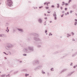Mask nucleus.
I'll use <instances>...</instances> for the list:
<instances>
[{"label":"nucleus","instance_id":"obj_25","mask_svg":"<svg viewBox=\"0 0 77 77\" xmlns=\"http://www.w3.org/2000/svg\"><path fill=\"white\" fill-rule=\"evenodd\" d=\"M22 71H27V69H23L22 70Z\"/></svg>","mask_w":77,"mask_h":77},{"label":"nucleus","instance_id":"obj_48","mask_svg":"<svg viewBox=\"0 0 77 77\" xmlns=\"http://www.w3.org/2000/svg\"><path fill=\"white\" fill-rule=\"evenodd\" d=\"M44 24V26H46L47 24L46 23H45Z\"/></svg>","mask_w":77,"mask_h":77},{"label":"nucleus","instance_id":"obj_17","mask_svg":"<svg viewBox=\"0 0 77 77\" xmlns=\"http://www.w3.org/2000/svg\"><path fill=\"white\" fill-rule=\"evenodd\" d=\"M18 72V71H17L16 72H14V74H17Z\"/></svg>","mask_w":77,"mask_h":77},{"label":"nucleus","instance_id":"obj_39","mask_svg":"<svg viewBox=\"0 0 77 77\" xmlns=\"http://www.w3.org/2000/svg\"><path fill=\"white\" fill-rule=\"evenodd\" d=\"M70 66H72V63H71L70 64Z\"/></svg>","mask_w":77,"mask_h":77},{"label":"nucleus","instance_id":"obj_59","mask_svg":"<svg viewBox=\"0 0 77 77\" xmlns=\"http://www.w3.org/2000/svg\"><path fill=\"white\" fill-rule=\"evenodd\" d=\"M8 27H7V30H8Z\"/></svg>","mask_w":77,"mask_h":77},{"label":"nucleus","instance_id":"obj_2","mask_svg":"<svg viewBox=\"0 0 77 77\" xmlns=\"http://www.w3.org/2000/svg\"><path fill=\"white\" fill-rule=\"evenodd\" d=\"M14 47V45L11 43H8L7 45V46H5V48L7 50H9L10 48H12Z\"/></svg>","mask_w":77,"mask_h":77},{"label":"nucleus","instance_id":"obj_55","mask_svg":"<svg viewBox=\"0 0 77 77\" xmlns=\"http://www.w3.org/2000/svg\"><path fill=\"white\" fill-rule=\"evenodd\" d=\"M50 23H52V21H50Z\"/></svg>","mask_w":77,"mask_h":77},{"label":"nucleus","instance_id":"obj_53","mask_svg":"<svg viewBox=\"0 0 77 77\" xmlns=\"http://www.w3.org/2000/svg\"><path fill=\"white\" fill-rule=\"evenodd\" d=\"M67 15H69V12H67Z\"/></svg>","mask_w":77,"mask_h":77},{"label":"nucleus","instance_id":"obj_37","mask_svg":"<svg viewBox=\"0 0 77 77\" xmlns=\"http://www.w3.org/2000/svg\"><path fill=\"white\" fill-rule=\"evenodd\" d=\"M71 33L73 35H74V33L73 32H72Z\"/></svg>","mask_w":77,"mask_h":77},{"label":"nucleus","instance_id":"obj_36","mask_svg":"<svg viewBox=\"0 0 77 77\" xmlns=\"http://www.w3.org/2000/svg\"><path fill=\"white\" fill-rule=\"evenodd\" d=\"M64 15V14H63L62 15H61V17H63V16Z\"/></svg>","mask_w":77,"mask_h":77},{"label":"nucleus","instance_id":"obj_28","mask_svg":"<svg viewBox=\"0 0 77 77\" xmlns=\"http://www.w3.org/2000/svg\"><path fill=\"white\" fill-rule=\"evenodd\" d=\"M42 74H45V72H44V71H42Z\"/></svg>","mask_w":77,"mask_h":77},{"label":"nucleus","instance_id":"obj_10","mask_svg":"<svg viewBox=\"0 0 77 77\" xmlns=\"http://www.w3.org/2000/svg\"><path fill=\"white\" fill-rule=\"evenodd\" d=\"M68 70V69H64L62 70L61 72V73H62V72H65V71H66Z\"/></svg>","mask_w":77,"mask_h":77},{"label":"nucleus","instance_id":"obj_27","mask_svg":"<svg viewBox=\"0 0 77 77\" xmlns=\"http://www.w3.org/2000/svg\"><path fill=\"white\" fill-rule=\"evenodd\" d=\"M72 2V1L71 0H69L68 2V3H70V2Z\"/></svg>","mask_w":77,"mask_h":77},{"label":"nucleus","instance_id":"obj_57","mask_svg":"<svg viewBox=\"0 0 77 77\" xmlns=\"http://www.w3.org/2000/svg\"><path fill=\"white\" fill-rule=\"evenodd\" d=\"M13 70H11V71H10V72H13Z\"/></svg>","mask_w":77,"mask_h":77},{"label":"nucleus","instance_id":"obj_30","mask_svg":"<svg viewBox=\"0 0 77 77\" xmlns=\"http://www.w3.org/2000/svg\"><path fill=\"white\" fill-rule=\"evenodd\" d=\"M3 53H4V54H5L6 55H8V54H6V53L5 52H3Z\"/></svg>","mask_w":77,"mask_h":77},{"label":"nucleus","instance_id":"obj_50","mask_svg":"<svg viewBox=\"0 0 77 77\" xmlns=\"http://www.w3.org/2000/svg\"><path fill=\"white\" fill-rule=\"evenodd\" d=\"M47 13H48V14H50V11H47Z\"/></svg>","mask_w":77,"mask_h":77},{"label":"nucleus","instance_id":"obj_49","mask_svg":"<svg viewBox=\"0 0 77 77\" xmlns=\"http://www.w3.org/2000/svg\"><path fill=\"white\" fill-rule=\"evenodd\" d=\"M8 31H7V33H8V32H9V29H8Z\"/></svg>","mask_w":77,"mask_h":77},{"label":"nucleus","instance_id":"obj_5","mask_svg":"<svg viewBox=\"0 0 77 77\" xmlns=\"http://www.w3.org/2000/svg\"><path fill=\"white\" fill-rule=\"evenodd\" d=\"M43 19L42 18H40L38 19V23L39 24H42V22L43 21Z\"/></svg>","mask_w":77,"mask_h":77},{"label":"nucleus","instance_id":"obj_18","mask_svg":"<svg viewBox=\"0 0 77 77\" xmlns=\"http://www.w3.org/2000/svg\"><path fill=\"white\" fill-rule=\"evenodd\" d=\"M5 76H6V74H3L2 75H1V77H4Z\"/></svg>","mask_w":77,"mask_h":77},{"label":"nucleus","instance_id":"obj_56","mask_svg":"<svg viewBox=\"0 0 77 77\" xmlns=\"http://www.w3.org/2000/svg\"><path fill=\"white\" fill-rule=\"evenodd\" d=\"M46 4V2H45V3H44V5H45Z\"/></svg>","mask_w":77,"mask_h":77},{"label":"nucleus","instance_id":"obj_40","mask_svg":"<svg viewBox=\"0 0 77 77\" xmlns=\"http://www.w3.org/2000/svg\"><path fill=\"white\" fill-rule=\"evenodd\" d=\"M65 11H67V8H65Z\"/></svg>","mask_w":77,"mask_h":77},{"label":"nucleus","instance_id":"obj_33","mask_svg":"<svg viewBox=\"0 0 77 77\" xmlns=\"http://www.w3.org/2000/svg\"><path fill=\"white\" fill-rule=\"evenodd\" d=\"M43 8V6H41V7H39V9H41V8Z\"/></svg>","mask_w":77,"mask_h":77},{"label":"nucleus","instance_id":"obj_34","mask_svg":"<svg viewBox=\"0 0 77 77\" xmlns=\"http://www.w3.org/2000/svg\"><path fill=\"white\" fill-rule=\"evenodd\" d=\"M51 8H54V5H52L51 6Z\"/></svg>","mask_w":77,"mask_h":77},{"label":"nucleus","instance_id":"obj_51","mask_svg":"<svg viewBox=\"0 0 77 77\" xmlns=\"http://www.w3.org/2000/svg\"><path fill=\"white\" fill-rule=\"evenodd\" d=\"M76 67V66H73V68H75Z\"/></svg>","mask_w":77,"mask_h":77},{"label":"nucleus","instance_id":"obj_11","mask_svg":"<svg viewBox=\"0 0 77 77\" xmlns=\"http://www.w3.org/2000/svg\"><path fill=\"white\" fill-rule=\"evenodd\" d=\"M77 52H75V53L72 54V57H74V56H76V55H77Z\"/></svg>","mask_w":77,"mask_h":77},{"label":"nucleus","instance_id":"obj_58","mask_svg":"<svg viewBox=\"0 0 77 77\" xmlns=\"http://www.w3.org/2000/svg\"><path fill=\"white\" fill-rule=\"evenodd\" d=\"M45 55H43L42 57H45Z\"/></svg>","mask_w":77,"mask_h":77},{"label":"nucleus","instance_id":"obj_54","mask_svg":"<svg viewBox=\"0 0 77 77\" xmlns=\"http://www.w3.org/2000/svg\"><path fill=\"white\" fill-rule=\"evenodd\" d=\"M9 74H8V75H7L6 76V77H8V76H9Z\"/></svg>","mask_w":77,"mask_h":77},{"label":"nucleus","instance_id":"obj_14","mask_svg":"<svg viewBox=\"0 0 77 77\" xmlns=\"http://www.w3.org/2000/svg\"><path fill=\"white\" fill-rule=\"evenodd\" d=\"M5 34L0 35V37H5Z\"/></svg>","mask_w":77,"mask_h":77},{"label":"nucleus","instance_id":"obj_23","mask_svg":"<svg viewBox=\"0 0 77 77\" xmlns=\"http://www.w3.org/2000/svg\"><path fill=\"white\" fill-rule=\"evenodd\" d=\"M57 8H59V4H57Z\"/></svg>","mask_w":77,"mask_h":77},{"label":"nucleus","instance_id":"obj_8","mask_svg":"<svg viewBox=\"0 0 77 77\" xmlns=\"http://www.w3.org/2000/svg\"><path fill=\"white\" fill-rule=\"evenodd\" d=\"M17 30H18L19 32H20L21 33H23L24 32V30L23 29H20V28H17Z\"/></svg>","mask_w":77,"mask_h":77},{"label":"nucleus","instance_id":"obj_46","mask_svg":"<svg viewBox=\"0 0 77 77\" xmlns=\"http://www.w3.org/2000/svg\"><path fill=\"white\" fill-rule=\"evenodd\" d=\"M75 21H76V22H77V19H75Z\"/></svg>","mask_w":77,"mask_h":77},{"label":"nucleus","instance_id":"obj_29","mask_svg":"<svg viewBox=\"0 0 77 77\" xmlns=\"http://www.w3.org/2000/svg\"><path fill=\"white\" fill-rule=\"evenodd\" d=\"M23 56H27V54H23Z\"/></svg>","mask_w":77,"mask_h":77},{"label":"nucleus","instance_id":"obj_61","mask_svg":"<svg viewBox=\"0 0 77 77\" xmlns=\"http://www.w3.org/2000/svg\"><path fill=\"white\" fill-rule=\"evenodd\" d=\"M5 59H7V58H6V57H5Z\"/></svg>","mask_w":77,"mask_h":77},{"label":"nucleus","instance_id":"obj_21","mask_svg":"<svg viewBox=\"0 0 77 77\" xmlns=\"http://www.w3.org/2000/svg\"><path fill=\"white\" fill-rule=\"evenodd\" d=\"M53 35V34L51 33V32H50L49 34V36H52Z\"/></svg>","mask_w":77,"mask_h":77},{"label":"nucleus","instance_id":"obj_45","mask_svg":"<svg viewBox=\"0 0 77 77\" xmlns=\"http://www.w3.org/2000/svg\"><path fill=\"white\" fill-rule=\"evenodd\" d=\"M75 41V40L72 39V41Z\"/></svg>","mask_w":77,"mask_h":77},{"label":"nucleus","instance_id":"obj_38","mask_svg":"<svg viewBox=\"0 0 77 77\" xmlns=\"http://www.w3.org/2000/svg\"><path fill=\"white\" fill-rule=\"evenodd\" d=\"M6 26H8L9 25V23H6Z\"/></svg>","mask_w":77,"mask_h":77},{"label":"nucleus","instance_id":"obj_31","mask_svg":"<svg viewBox=\"0 0 77 77\" xmlns=\"http://www.w3.org/2000/svg\"><path fill=\"white\" fill-rule=\"evenodd\" d=\"M51 71H54V70H53V68H52L51 69Z\"/></svg>","mask_w":77,"mask_h":77},{"label":"nucleus","instance_id":"obj_4","mask_svg":"<svg viewBox=\"0 0 77 77\" xmlns=\"http://www.w3.org/2000/svg\"><path fill=\"white\" fill-rule=\"evenodd\" d=\"M33 39L36 41H39V42H39V44H42V42H41L42 40L39 38L34 37L33 38Z\"/></svg>","mask_w":77,"mask_h":77},{"label":"nucleus","instance_id":"obj_64","mask_svg":"<svg viewBox=\"0 0 77 77\" xmlns=\"http://www.w3.org/2000/svg\"><path fill=\"white\" fill-rule=\"evenodd\" d=\"M75 15H76V16H77V14H75Z\"/></svg>","mask_w":77,"mask_h":77},{"label":"nucleus","instance_id":"obj_32","mask_svg":"<svg viewBox=\"0 0 77 77\" xmlns=\"http://www.w3.org/2000/svg\"><path fill=\"white\" fill-rule=\"evenodd\" d=\"M47 75H50V73L48 72L47 73Z\"/></svg>","mask_w":77,"mask_h":77},{"label":"nucleus","instance_id":"obj_22","mask_svg":"<svg viewBox=\"0 0 77 77\" xmlns=\"http://www.w3.org/2000/svg\"><path fill=\"white\" fill-rule=\"evenodd\" d=\"M62 3L63 4L62 5V6H63V5H64L65 4V2H63Z\"/></svg>","mask_w":77,"mask_h":77},{"label":"nucleus","instance_id":"obj_26","mask_svg":"<svg viewBox=\"0 0 77 77\" xmlns=\"http://www.w3.org/2000/svg\"><path fill=\"white\" fill-rule=\"evenodd\" d=\"M37 69H38V67H37L36 68H35L34 69V70H35V71H37Z\"/></svg>","mask_w":77,"mask_h":77},{"label":"nucleus","instance_id":"obj_9","mask_svg":"<svg viewBox=\"0 0 77 77\" xmlns=\"http://www.w3.org/2000/svg\"><path fill=\"white\" fill-rule=\"evenodd\" d=\"M42 68V66H39L37 67L38 69H41Z\"/></svg>","mask_w":77,"mask_h":77},{"label":"nucleus","instance_id":"obj_43","mask_svg":"<svg viewBox=\"0 0 77 77\" xmlns=\"http://www.w3.org/2000/svg\"><path fill=\"white\" fill-rule=\"evenodd\" d=\"M57 53H58V52H55V54H57Z\"/></svg>","mask_w":77,"mask_h":77},{"label":"nucleus","instance_id":"obj_1","mask_svg":"<svg viewBox=\"0 0 77 77\" xmlns=\"http://www.w3.org/2000/svg\"><path fill=\"white\" fill-rule=\"evenodd\" d=\"M23 51L26 53H30L31 51H34V47L33 46H29L28 47V48H24Z\"/></svg>","mask_w":77,"mask_h":77},{"label":"nucleus","instance_id":"obj_16","mask_svg":"<svg viewBox=\"0 0 77 77\" xmlns=\"http://www.w3.org/2000/svg\"><path fill=\"white\" fill-rule=\"evenodd\" d=\"M67 38H69V36H71V34H69L68 33L67 34Z\"/></svg>","mask_w":77,"mask_h":77},{"label":"nucleus","instance_id":"obj_60","mask_svg":"<svg viewBox=\"0 0 77 77\" xmlns=\"http://www.w3.org/2000/svg\"><path fill=\"white\" fill-rule=\"evenodd\" d=\"M64 12H65V11H62L63 14V13H64Z\"/></svg>","mask_w":77,"mask_h":77},{"label":"nucleus","instance_id":"obj_6","mask_svg":"<svg viewBox=\"0 0 77 77\" xmlns=\"http://www.w3.org/2000/svg\"><path fill=\"white\" fill-rule=\"evenodd\" d=\"M39 62L38 60H35L34 61L32 62V64L33 65H35L36 64H38Z\"/></svg>","mask_w":77,"mask_h":77},{"label":"nucleus","instance_id":"obj_12","mask_svg":"<svg viewBox=\"0 0 77 77\" xmlns=\"http://www.w3.org/2000/svg\"><path fill=\"white\" fill-rule=\"evenodd\" d=\"M74 72H72L71 73H70L69 74H68L67 76H70V75H72V74Z\"/></svg>","mask_w":77,"mask_h":77},{"label":"nucleus","instance_id":"obj_47","mask_svg":"<svg viewBox=\"0 0 77 77\" xmlns=\"http://www.w3.org/2000/svg\"><path fill=\"white\" fill-rule=\"evenodd\" d=\"M65 5H68V4L66 3L65 4Z\"/></svg>","mask_w":77,"mask_h":77},{"label":"nucleus","instance_id":"obj_7","mask_svg":"<svg viewBox=\"0 0 77 77\" xmlns=\"http://www.w3.org/2000/svg\"><path fill=\"white\" fill-rule=\"evenodd\" d=\"M53 16L54 17V20H57V15H56V12L54 11V14H53Z\"/></svg>","mask_w":77,"mask_h":77},{"label":"nucleus","instance_id":"obj_3","mask_svg":"<svg viewBox=\"0 0 77 77\" xmlns=\"http://www.w3.org/2000/svg\"><path fill=\"white\" fill-rule=\"evenodd\" d=\"M7 5L9 7H11L13 6V2L12 1V0H7Z\"/></svg>","mask_w":77,"mask_h":77},{"label":"nucleus","instance_id":"obj_44","mask_svg":"<svg viewBox=\"0 0 77 77\" xmlns=\"http://www.w3.org/2000/svg\"><path fill=\"white\" fill-rule=\"evenodd\" d=\"M60 9L61 10H62V9H63V8L61 7H60Z\"/></svg>","mask_w":77,"mask_h":77},{"label":"nucleus","instance_id":"obj_63","mask_svg":"<svg viewBox=\"0 0 77 77\" xmlns=\"http://www.w3.org/2000/svg\"><path fill=\"white\" fill-rule=\"evenodd\" d=\"M47 5H48V2H46Z\"/></svg>","mask_w":77,"mask_h":77},{"label":"nucleus","instance_id":"obj_42","mask_svg":"<svg viewBox=\"0 0 77 77\" xmlns=\"http://www.w3.org/2000/svg\"><path fill=\"white\" fill-rule=\"evenodd\" d=\"M72 11H70V14H72Z\"/></svg>","mask_w":77,"mask_h":77},{"label":"nucleus","instance_id":"obj_19","mask_svg":"<svg viewBox=\"0 0 77 77\" xmlns=\"http://www.w3.org/2000/svg\"><path fill=\"white\" fill-rule=\"evenodd\" d=\"M29 74H27L26 73L25 74V77H27V76H29Z\"/></svg>","mask_w":77,"mask_h":77},{"label":"nucleus","instance_id":"obj_15","mask_svg":"<svg viewBox=\"0 0 77 77\" xmlns=\"http://www.w3.org/2000/svg\"><path fill=\"white\" fill-rule=\"evenodd\" d=\"M68 55L67 54H66L64 56H63V57H61V59H63V58H64V57H66V56Z\"/></svg>","mask_w":77,"mask_h":77},{"label":"nucleus","instance_id":"obj_52","mask_svg":"<svg viewBox=\"0 0 77 77\" xmlns=\"http://www.w3.org/2000/svg\"><path fill=\"white\" fill-rule=\"evenodd\" d=\"M44 19H45V20H47V17H45L44 18Z\"/></svg>","mask_w":77,"mask_h":77},{"label":"nucleus","instance_id":"obj_41","mask_svg":"<svg viewBox=\"0 0 77 77\" xmlns=\"http://www.w3.org/2000/svg\"><path fill=\"white\" fill-rule=\"evenodd\" d=\"M47 30H46L45 32V33H47Z\"/></svg>","mask_w":77,"mask_h":77},{"label":"nucleus","instance_id":"obj_62","mask_svg":"<svg viewBox=\"0 0 77 77\" xmlns=\"http://www.w3.org/2000/svg\"><path fill=\"white\" fill-rule=\"evenodd\" d=\"M67 15V14H66V13L65 14V15Z\"/></svg>","mask_w":77,"mask_h":77},{"label":"nucleus","instance_id":"obj_35","mask_svg":"<svg viewBox=\"0 0 77 77\" xmlns=\"http://www.w3.org/2000/svg\"><path fill=\"white\" fill-rule=\"evenodd\" d=\"M46 9H48V8H49V7H46L45 8Z\"/></svg>","mask_w":77,"mask_h":77},{"label":"nucleus","instance_id":"obj_13","mask_svg":"<svg viewBox=\"0 0 77 77\" xmlns=\"http://www.w3.org/2000/svg\"><path fill=\"white\" fill-rule=\"evenodd\" d=\"M32 35H33L34 36H36V37L38 36V34L35 33H32Z\"/></svg>","mask_w":77,"mask_h":77},{"label":"nucleus","instance_id":"obj_20","mask_svg":"<svg viewBox=\"0 0 77 77\" xmlns=\"http://www.w3.org/2000/svg\"><path fill=\"white\" fill-rule=\"evenodd\" d=\"M37 47H38V48H40L41 47V45H39L37 46Z\"/></svg>","mask_w":77,"mask_h":77},{"label":"nucleus","instance_id":"obj_24","mask_svg":"<svg viewBox=\"0 0 77 77\" xmlns=\"http://www.w3.org/2000/svg\"><path fill=\"white\" fill-rule=\"evenodd\" d=\"M77 22H75V23L74 25H75V26H76V25H77Z\"/></svg>","mask_w":77,"mask_h":77}]
</instances>
